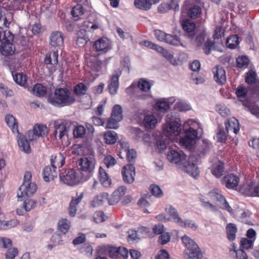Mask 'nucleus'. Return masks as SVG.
<instances>
[{
  "instance_id": "obj_1",
  "label": "nucleus",
  "mask_w": 259,
  "mask_h": 259,
  "mask_svg": "<svg viewBox=\"0 0 259 259\" xmlns=\"http://www.w3.org/2000/svg\"><path fill=\"white\" fill-rule=\"evenodd\" d=\"M48 101L53 106L62 107L71 105L75 102V98L67 88H58L54 95L48 97Z\"/></svg>"
},
{
  "instance_id": "obj_2",
  "label": "nucleus",
  "mask_w": 259,
  "mask_h": 259,
  "mask_svg": "<svg viewBox=\"0 0 259 259\" xmlns=\"http://www.w3.org/2000/svg\"><path fill=\"white\" fill-rule=\"evenodd\" d=\"M96 160L93 157H83L77 161V166L82 173V179L85 180L91 177L95 172Z\"/></svg>"
},
{
  "instance_id": "obj_3",
  "label": "nucleus",
  "mask_w": 259,
  "mask_h": 259,
  "mask_svg": "<svg viewBox=\"0 0 259 259\" xmlns=\"http://www.w3.org/2000/svg\"><path fill=\"white\" fill-rule=\"evenodd\" d=\"M182 241L185 244L187 250L186 253L187 259H202V253L198 245L189 236L185 235L182 237Z\"/></svg>"
},
{
  "instance_id": "obj_4",
  "label": "nucleus",
  "mask_w": 259,
  "mask_h": 259,
  "mask_svg": "<svg viewBox=\"0 0 259 259\" xmlns=\"http://www.w3.org/2000/svg\"><path fill=\"white\" fill-rule=\"evenodd\" d=\"M182 241L185 244L187 250L186 253L187 259H202V253L198 245L189 236L185 235L182 237Z\"/></svg>"
},
{
  "instance_id": "obj_5",
  "label": "nucleus",
  "mask_w": 259,
  "mask_h": 259,
  "mask_svg": "<svg viewBox=\"0 0 259 259\" xmlns=\"http://www.w3.org/2000/svg\"><path fill=\"white\" fill-rule=\"evenodd\" d=\"M200 163V159L194 154H190L182 163L183 169L189 175L196 178L199 175L198 164Z\"/></svg>"
},
{
  "instance_id": "obj_6",
  "label": "nucleus",
  "mask_w": 259,
  "mask_h": 259,
  "mask_svg": "<svg viewBox=\"0 0 259 259\" xmlns=\"http://www.w3.org/2000/svg\"><path fill=\"white\" fill-rule=\"evenodd\" d=\"M59 177L61 181L69 186L76 185L82 179V178L77 175L73 169H70L66 171L65 175L63 173L60 174Z\"/></svg>"
},
{
  "instance_id": "obj_7",
  "label": "nucleus",
  "mask_w": 259,
  "mask_h": 259,
  "mask_svg": "<svg viewBox=\"0 0 259 259\" xmlns=\"http://www.w3.org/2000/svg\"><path fill=\"white\" fill-rule=\"evenodd\" d=\"M13 35L10 33L2 40L0 51L3 55L7 56L11 55L14 53L15 48L14 45L12 44L13 40Z\"/></svg>"
},
{
  "instance_id": "obj_8",
  "label": "nucleus",
  "mask_w": 259,
  "mask_h": 259,
  "mask_svg": "<svg viewBox=\"0 0 259 259\" xmlns=\"http://www.w3.org/2000/svg\"><path fill=\"white\" fill-rule=\"evenodd\" d=\"M222 182L227 188L235 189L240 192V189H245L246 187L245 186L243 187H238L239 183V178L237 176L232 174L225 176L223 178Z\"/></svg>"
},
{
  "instance_id": "obj_9",
  "label": "nucleus",
  "mask_w": 259,
  "mask_h": 259,
  "mask_svg": "<svg viewBox=\"0 0 259 259\" xmlns=\"http://www.w3.org/2000/svg\"><path fill=\"white\" fill-rule=\"evenodd\" d=\"M36 190V186L34 183L22 184L17 192V196L21 198L29 197L33 195Z\"/></svg>"
},
{
  "instance_id": "obj_10",
  "label": "nucleus",
  "mask_w": 259,
  "mask_h": 259,
  "mask_svg": "<svg viewBox=\"0 0 259 259\" xmlns=\"http://www.w3.org/2000/svg\"><path fill=\"white\" fill-rule=\"evenodd\" d=\"M210 198L213 201H215L220 205L222 208L226 209L229 211H231V208L224 197L220 193L218 190H213L208 193Z\"/></svg>"
},
{
  "instance_id": "obj_11",
  "label": "nucleus",
  "mask_w": 259,
  "mask_h": 259,
  "mask_svg": "<svg viewBox=\"0 0 259 259\" xmlns=\"http://www.w3.org/2000/svg\"><path fill=\"white\" fill-rule=\"evenodd\" d=\"M122 175L124 183L132 184L135 181V168L132 164H127L122 169Z\"/></svg>"
},
{
  "instance_id": "obj_12",
  "label": "nucleus",
  "mask_w": 259,
  "mask_h": 259,
  "mask_svg": "<svg viewBox=\"0 0 259 259\" xmlns=\"http://www.w3.org/2000/svg\"><path fill=\"white\" fill-rule=\"evenodd\" d=\"M179 122V121L175 120L165 124L163 128L164 132H166L168 135L178 136L182 130V125Z\"/></svg>"
},
{
  "instance_id": "obj_13",
  "label": "nucleus",
  "mask_w": 259,
  "mask_h": 259,
  "mask_svg": "<svg viewBox=\"0 0 259 259\" xmlns=\"http://www.w3.org/2000/svg\"><path fill=\"white\" fill-rule=\"evenodd\" d=\"M187 156L184 154L175 150H171L167 155L168 160L173 163L182 164Z\"/></svg>"
},
{
  "instance_id": "obj_14",
  "label": "nucleus",
  "mask_w": 259,
  "mask_h": 259,
  "mask_svg": "<svg viewBox=\"0 0 259 259\" xmlns=\"http://www.w3.org/2000/svg\"><path fill=\"white\" fill-rule=\"evenodd\" d=\"M121 70L118 69L115 70L111 76L110 83L108 86L109 92L111 94L114 95L117 92L119 87V77L121 75Z\"/></svg>"
},
{
  "instance_id": "obj_15",
  "label": "nucleus",
  "mask_w": 259,
  "mask_h": 259,
  "mask_svg": "<svg viewBox=\"0 0 259 259\" xmlns=\"http://www.w3.org/2000/svg\"><path fill=\"white\" fill-rule=\"evenodd\" d=\"M126 191V188L121 186L115 190L110 197H108V201L109 205H114L117 203L121 198L124 195Z\"/></svg>"
},
{
  "instance_id": "obj_16",
  "label": "nucleus",
  "mask_w": 259,
  "mask_h": 259,
  "mask_svg": "<svg viewBox=\"0 0 259 259\" xmlns=\"http://www.w3.org/2000/svg\"><path fill=\"white\" fill-rule=\"evenodd\" d=\"M181 25L183 30L187 33V36L190 39H193L195 34L194 30L196 28L195 23L190 19H185L182 21Z\"/></svg>"
},
{
  "instance_id": "obj_17",
  "label": "nucleus",
  "mask_w": 259,
  "mask_h": 259,
  "mask_svg": "<svg viewBox=\"0 0 259 259\" xmlns=\"http://www.w3.org/2000/svg\"><path fill=\"white\" fill-rule=\"evenodd\" d=\"M56 166L54 164V162H52L51 166H47L44 170L42 173L43 179L46 182H50L54 180L57 176V172L56 171Z\"/></svg>"
},
{
  "instance_id": "obj_18",
  "label": "nucleus",
  "mask_w": 259,
  "mask_h": 259,
  "mask_svg": "<svg viewBox=\"0 0 259 259\" xmlns=\"http://www.w3.org/2000/svg\"><path fill=\"white\" fill-rule=\"evenodd\" d=\"M239 191L244 195L259 197V184L255 185L254 183L251 182L247 185L245 189H240Z\"/></svg>"
},
{
  "instance_id": "obj_19",
  "label": "nucleus",
  "mask_w": 259,
  "mask_h": 259,
  "mask_svg": "<svg viewBox=\"0 0 259 259\" xmlns=\"http://www.w3.org/2000/svg\"><path fill=\"white\" fill-rule=\"evenodd\" d=\"M225 126L228 133L232 132L237 134L240 130L239 121L234 117L228 119L225 121Z\"/></svg>"
},
{
  "instance_id": "obj_20",
  "label": "nucleus",
  "mask_w": 259,
  "mask_h": 259,
  "mask_svg": "<svg viewBox=\"0 0 259 259\" xmlns=\"http://www.w3.org/2000/svg\"><path fill=\"white\" fill-rule=\"evenodd\" d=\"M214 79L220 84H223L226 81V72L223 68L216 66L213 69Z\"/></svg>"
},
{
  "instance_id": "obj_21",
  "label": "nucleus",
  "mask_w": 259,
  "mask_h": 259,
  "mask_svg": "<svg viewBox=\"0 0 259 259\" xmlns=\"http://www.w3.org/2000/svg\"><path fill=\"white\" fill-rule=\"evenodd\" d=\"M64 41V37L62 33L60 31L53 32L50 35V45L53 47L61 46Z\"/></svg>"
},
{
  "instance_id": "obj_22",
  "label": "nucleus",
  "mask_w": 259,
  "mask_h": 259,
  "mask_svg": "<svg viewBox=\"0 0 259 259\" xmlns=\"http://www.w3.org/2000/svg\"><path fill=\"white\" fill-rule=\"evenodd\" d=\"M18 143L20 149L25 153H29L31 152L29 142L22 134H18Z\"/></svg>"
},
{
  "instance_id": "obj_23",
  "label": "nucleus",
  "mask_w": 259,
  "mask_h": 259,
  "mask_svg": "<svg viewBox=\"0 0 259 259\" xmlns=\"http://www.w3.org/2000/svg\"><path fill=\"white\" fill-rule=\"evenodd\" d=\"M157 123V119L152 114H147L144 116L143 124L146 128H154Z\"/></svg>"
},
{
  "instance_id": "obj_24",
  "label": "nucleus",
  "mask_w": 259,
  "mask_h": 259,
  "mask_svg": "<svg viewBox=\"0 0 259 259\" xmlns=\"http://www.w3.org/2000/svg\"><path fill=\"white\" fill-rule=\"evenodd\" d=\"M108 199V194L102 193L95 197L91 202V205L94 207H96L102 205Z\"/></svg>"
},
{
  "instance_id": "obj_25",
  "label": "nucleus",
  "mask_w": 259,
  "mask_h": 259,
  "mask_svg": "<svg viewBox=\"0 0 259 259\" xmlns=\"http://www.w3.org/2000/svg\"><path fill=\"white\" fill-rule=\"evenodd\" d=\"M99 179L101 183L105 187H108L111 184V180L108 176L105 170L102 167H100L99 170Z\"/></svg>"
},
{
  "instance_id": "obj_26",
  "label": "nucleus",
  "mask_w": 259,
  "mask_h": 259,
  "mask_svg": "<svg viewBox=\"0 0 259 259\" xmlns=\"http://www.w3.org/2000/svg\"><path fill=\"white\" fill-rule=\"evenodd\" d=\"M165 210L176 223L179 225L180 224H182V219L179 215L178 211L175 208L170 205L166 207Z\"/></svg>"
},
{
  "instance_id": "obj_27",
  "label": "nucleus",
  "mask_w": 259,
  "mask_h": 259,
  "mask_svg": "<svg viewBox=\"0 0 259 259\" xmlns=\"http://www.w3.org/2000/svg\"><path fill=\"white\" fill-rule=\"evenodd\" d=\"M66 127L63 124H60L57 122L54 123V130L53 135L57 139V135L58 134L59 139H61L62 137L66 134Z\"/></svg>"
},
{
  "instance_id": "obj_28",
  "label": "nucleus",
  "mask_w": 259,
  "mask_h": 259,
  "mask_svg": "<svg viewBox=\"0 0 259 259\" xmlns=\"http://www.w3.org/2000/svg\"><path fill=\"white\" fill-rule=\"evenodd\" d=\"M211 145L210 142L208 140H202L198 149L199 157L206 154L209 152Z\"/></svg>"
},
{
  "instance_id": "obj_29",
  "label": "nucleus",
  "mask_w": 259,
  "mask_h": 259,
  "mask_svg": "<svg viewBox=\"0 0 259 259\" xmlns=\"http://www.w3.org/2000/svg\"><path fill=\"white\" fill-rule=\"evenodd\" d=\"M237 231V228L234 224L230 223L226 226V232L227 238L230 240H234L236 238V234Z\"/></svg>"
},
{
  "instance_id": "obj_30",
  "label": "nucleus",
  "mask_w": 259,
  "mask_h": 259,
  "mask_svg": "<svg viewBox=\"0 0 259 259\" xmlns=\"http://www.w3.org/2000/svg\"><path fill=\"white\" fill-rule=\"evenodd\" d=\"M104 139L107 144H113L117 141V134L113 131H108L104 133Z\"/></svg>"
},
{
  "instance_id": "obj_31",
  "label": "nucleus",
  "mask_w": 259,
  "mask_h": 259,
  "mask_svg": "<svg viewBox=\"0 0 259 259\" xmlns=\"http://www.w3.org/2000/svg\"><path fill=\"white\" fill-rule=\"evenodd\" d=\"M134 5L137 9L148 11L151 9L152 4L148 0H135Z\"/></svg>"
},
{
  "instance_id": "obj_32",
  "label": "nucleus",
  "mask_w": 259,
  "mask_h": 259,
  "mask_svg": "<svg viewBox=\"0 0 259 259\" xmlns=\"http://www.w3.org/2000/svg\"><path fill=\"white\" fill-rule=\"evenodd\" d=\"M33 128L37 137H44L48 134V127L45 125L36 124L34 126Z\"/></svg>"
},
{
  "instance_id": "obj_33",
  "label": "nucleus",
  "mask_w": 259,
  "mask_h": 259,
  "mask_svg": "<svg viewBox=\"0 0 259 259\" xmlns=\"http://www.w3.org/2000/svg\"><path fill=\"white\" fill-rule=\"evenodd\" d=\"M84 13V9L83 7L79 4H77L73 7L71 11V14L74 18H76L75 20L80 19V17Z\"/></svg>"
},
{
  "instance_id": "obj_34",
  "label": "nucleus",
  "mask_w": 259,
  "mask_h": 259,
  "mask_svg": "<svg viewBox=\"0 0 259 259\" xmlns=\"http://www.w3.org/2000/svg\"><path fill=\"white\" fill-rule=\"evenodd\" d=\"M5 120L8 125L11 128L14 133L18 132L17 124L15 122V118L12 115H6Z\"/></svg>"
},
{
  "instance_id": "obj_35",
  "label": "nucleus",
  "mask_w": 259,
  "mask_h": 259,
  "mask_svg": "<svg viewBox=\"0 0 259 259\" xmlns=\"http://www.w3.org/2000/svg\"><path fill=\"white\" fill-rule=\"evenodd\" d=\"M243 105L251 113V114L257 117H259V106L249 102H246L244 103Z\"/></svg>"
},
{
  "instance_id": "obj_36",
  "label": "nucleus",
  "mask_w": 259,
  "mask_h": 259,
  "mask_svg": "<svg viewBox=\"0 0 259 259\" xmlns=\"http://www.w3.org/2000/svg\"><path fill=\"white\" fill-rule=\"evenodd\" d=\"M94 46L97 51H102L105 50L107 48L108 43L106 38H102L95 42Z\"/></svg>"
},
{
  "instance_id": "obj_37",
  "label": "nucleus",
  "mask_w": 259,
  "mask_h": 259,
  "mask_svg": "<svg viewBox=\"0 0 259 259\" xmlns=\"http://www.w3.org/2000/svg\"><path fill=\"white\" fill-rule=\"evenodd\" d=\"M58 54L54 52L52 55H47L45 59V63L47 65H56L58 63Z\"/></svg>"
},
{
  "instance_id": "obj_38",
  "label": "nucleus",
  "mask_w": 259,
  "mask_h": 259,
  "mask_svg": "<svg viewBox=\"0 0 259 259\" xmlns=\"http://www.w3.org/2000/svg\"><path fill=\"white\" fill-rule=\"evenodd\" d=\"M46 93V88L40 84H36L33 87V93L37 97H43Z\"/></svg>"
},
{
  "instance_id": "obj_39",
  "label": "nucleus",
  "mask_w": 259,
  "mask_h": 259,
  "mask_svg": "<svg viewBox=\"0 0 259 259\" xmlns=\"http://www.w3.org/2000/svg\"><path fill=\"white\" fill-rule=\"evenodd\" d=\"M70 222L66 219H62L58 222V228L63 234L67 233L70 229Z\"/></svg>"
},
{
  "instance_id": "obj_40",
  "label": "nucleus",
  "mask_w": 259,
  "mask_h": 259,
  "mask_svg": "<svg viewBox=\"0 0 259 259\" xmlns=\"http://www.w3.org/2000/svg\"><path fill=\"white\" fill-rule=\"evenodd\" d=\"M169 108V105L166 102V99L159 100L156 104V109L159 112H162L166 111Z\"/></svg>"
},
{
  "instance_id": "obj_41",
  "label": "nucleus",
  "mask_w": 259,
  "mask_h": 259,
  "mask_svg": "<svg viewBox=\"0 0 259 259\" xmlns=\"http://www.w3.org/2000/svg\"><path fill=\"white\" fill-rule=\"evenodd\" d=\"M16 83L21 86L24 87L26 83V76L23 73H18L13 76Z\"/></svg>"
},
{
  "instance_id": "obj_42",
  "label": "nucleus",
  "mask_w": 259,
  "mask_h": 259,
  "mask_svg": "<svg viewBox=\"0 0 259 259\" xmlns=\"http://www.w3.org/2000/svg\"><path fill=\"white\" fill-rule=\"evenodd\" d=\"M239 37L237 35H233L228 37L226 40L227 47L230 49H234L238 45Z\"/></svg>"
},
{
  "instance_id": "obj_43",
  "label": "nucleus",
  "mask_w": 259,
  "mask_h": 259,
  "mask_svg": "<svg viewBox=\"0 0 259 259\" xmlns=\"http://www.w3.org/2000/svg\"><path fill=\"white\" fill-rule=\"evenodd\" d=\"M201 8L198 6H194L189 8L187 14L191 18H196L201 14Z\"/></svg>"
},
{
  "instance_id": "obj_44",
  "label": "nucleus",
  "mask_w": 259,
  "mask_h": 259,
  "mask_svg": "<svg viewBox=\"0 0 259 259\" xmlns=\"http://www.w3.org/2000/svg\"><path fill=\"white\" fill-rule=\"evenodd\" d=\"M224 172V164L222 162L219 161L214 166L212 170V173L217 178L221 177Z\"/></svg>"
},
{
  "instance_id": "obj_45",
  "label": "nucleus",
  "mask_w": 259,
  "mask_h": 259,
  "mask_svg": "<svg viewBox=\"0 0 259 259\" xmlns=\"http://www.w3.org/2000/svg\"><path fill=\"white\" fill-rule=\"evenodd\" d=\"M166 138H164L163 137L158 138L156 140V146L157 150H158V152L161 153L164 149L166 148Z\"/></svg>"
},
{
  "instance_id": "obj_46",
  "label": "nucleus",
  "mask_w": 259,
  "mask_h": 259,
  "mask_svg": "<svg viewBox=\"0 0 259 259\" xmlns=\"http://www.w3.org/2000/svg\"><path fill=\"white\" fill-rule=\"evenodd\" d=\"M111 117L117 118V120H122V108L119 105H115L113 108Z\"/></svg>"
},
{
  "instance_id": "obj_47",
  "label": "nucleus",
  "mask_w": 259,
  "mask_h": 259,
  "mask_svg": "<svg viewBox=\"0 0 259 259\" xmlns=\"http://www.w3.org/2000/svg\"><path fill=\"white\" fill-rule=\"evenodd\" d=\"M167 44L173 46H179L181 44L180 40L176 35H172L169 34H167L166 39L164 41Z\"/></svg>"
},
{
  "instance_id": "obj_48",
  "label": "nucleus",
  "mask_w": 259,
  "mask_h": 259,
  "mask_svg": "<svg viewBox=\"0 0 259 259\" xmlns=\"http://www.w3.org/2000/svg\"><path fill=\"white\" fill-rule=\"evenodd\" d=\"M180 143L183 147L189 150H191L194 145L195 141L185 136L184 138L180 140Z\"/></svg>"
},
{
  "instance_id": "obj_49",
  "label": "nucleus",
  "mask_w": 259,
  "mask_h": 259,
  "mask_svg": "<svg viewBox=\"0 0 259 259\" xmlns=\"http://www.w3.org/2000/svg\"><path fill=\"white\" fill-rule=\"evenodd\" d=\"M249 60L246 56L239 57L236 60V65L238 68H245L248 66Z\"/></svg>"
},
{
  "instance_id": "obj_50",
  "label": "nucleus",
  "mask_w": 259,
  "mask_h": 259,
  "mask_svg": "<svg viewBox=\"0 0 259 259\" xmlns=\"http://www.w3.org/2000/svg\"><path fill=\"white\" fill-rule=\"evenodd\" d=\"M5 10L0 7V27H8L10 22L8 20V16L5 15Z\"/></svg>"
},
{
  "instance_id": "obj_51",
  "label": "nucleus",
  "mask_w": 259,
  "mask_h": 259,
  "mask_svg": "<svg viewBox=\"0 0 259 259\" xmlns=\"http://www.w3.org/2000/svg\"><path fill=\"white\" fill-rule=\"evenodd\" d=\"M121 120H117V118L110 117L108 119L106 126V128L116 129L118 127V122Z\"/></svg>"
},
{
  "instance_id": "obj_52",
  "label": "nucleus",
  "mask_w": 259,
  "mask_h": 259,
  "mask_svg": "<svg viewBox=\"0 0 259 259\" xmlns=\"http://www.w3.org/2000/svg\"><path fill=\"white\" fill-rule=\"evenodd\" d=\"M87 87L83 83H79L74 88V93L77 95H82L86 94Z\"/></svg>"
},
{
  "instance_id": "obj_53",
  "label": "nucleus",
  "mask_w": 259,
  "mask_h": 259,
  "mask_svg": "<svg viewBox=\"0 0 259 259\" xmlns=\"http://www.w3.org/2000/svg\"><path fill=\"white\" fill-rule=\"evenodd\" d=\"M138 88L143 92H147L150 89L151 85L148 81L140 79L138 83Z\"/></svg>"
},
{
  "instance_id": "obj_54",
  "label": "nucleus",
  "mask_w": 259,
  "mask_h": 259,
  "mask_svg": "<svg viewBox=\"0 0 259 259\" xmlns=\"http://www.w3.org/2000/svg\"><path fill=\"white\" fill-rule=\"evenodd\" d=\"M35 204L36 202L32 199L25 200L22 205V208L25 211H29L35 206Z\"/></svg>"
},
{
  "instance_id": "obj_55",
  "label": "nucleus",
  "mask_w": 259,
  "mask_h": 259,
  "mask_svg": "<svg viewBox=\"0 0 259 259\" xmlns=\"http://www.w3.org/2000/svg\"><path fill=\"white\" fill-rule=\"evenodd\" d=\"M83 195V192L77 193L75 197H72L70 204L77 208V206L81 202Z\"/></svg>"
},
{
  "instance_id": "obj_56",
  "label": "nucleus",
  "mask_w": 259,
  "mask_h": 259,
  "mask_svg": "<svg viewBox=\"0 0 259 259\" xmlns=\"http://www.w3.org/2000/svg\"><path fill=\"white\" fill-rule=\"evenodd\" d=\"M85 128L82 125L76 126L73 131V134L76 138H82L85 134Z\"/></svg>"
},
{
  "instance_id": "obj_57",
  "label": "nucleus",
  "mask_w": 259,
  "mask_h": 259,
  "mask_svg": "<svg viewBox=\"0 0 259 259\" xmlns=\"http://www.w3.org/2000/svg\"><path fill=\"white\" fill-rule=\"evenodd\" d=\"M216 111L222 116H226L229 114L230 110L225 105H217Z\"/></svg>"
},
{
  "instance_id": "obj_58",
  "label": "nucleus",
  "mask_w": 259,
  "mask_h": 259,
  "mask_svg": "<svg viewBox=\"0 0 259 259\" xmlns=\"http://www.w3.org/2000/svg\"><path fill=\"white\" fill-rule=\"evenodd\" d=\"M54 162V164L57 166H62L65 162V158L61 153H59L55 156L54 159L52 160L51 163Z\"/></svg>"
},
{
  "instance_id": "obj_59",
  "label": "nucleus",
  "mask_w": 259,
  "mask_h": 259,
  "mask_svg": "<svg viewBox=\"0 0 259 259\" xmlns=\"http://www.w3.org/2000/svg\"><path fill=\"white\" fill-rule=\"evenodd\" d=\"M215 49V43L212 40H207L204 44L203 51L205 54L208 55L211 50H214Z\"/></svg>"
},
{
  "instance_id": "obj_60",
  "label": "nucleus",
  "mask_w": 259,
  "mask_h": 259,
  "mask_svg": "<svg viewBox=\"0 0 259 259\" xmlns=\"http://www.w3.org/2000/svg\"><path fill=\"white\" fill-rule=\"evenodd\" d=\"M125 152L126 153V158L129 162H132L135 161L137 153L134 149H128L126 150L124 149Z\"/></svg>"
},
{
  "instance_id": "obj_61",
  "label": "nucleus",
  "mask_w": 259,
  "mask_h": 259,
  "mask_svg": "<svg viewBox=\"0 0 259 259\" xmlns=\"http://www.w3.org/2000/svg\"><path fill=\"white\" fill-rule=\"evenodd\" d=\"M150 190L152 194L157 197H161L163 195V193L160 187L155 185H152L150 187Z\"/></svg>"
},
{
  "instance_id": "obj_62",
  "label": "nucleus",
  "mask_w": 259,
  "mask_h": 259,
  "mask_svg": "<svg viewBox=\"0 0 259 259\" xmlns=\"http://www.w3.org/2000/svg\"><path fill=\"white\" fill-rule=\"evenodd\" d=\"M18 250L17 248H10L7 250L5 255L7 259H13L18 254Z\"/></svg>"
},
{
  "instance_id": "obj_63",
  "label": "nucleus",
  "mask_w": 259,
  "mask_h": 259,
  "mask_svg": "<svg viewBox=\"0 0 259 259\" xmlns=\"http://www.w3.org/2000/svg\"><path fill=\"white\" fill-rule=\"evenodd\" d=\"M104 162L108 168L114 166L116 163V159L111 155H107L104 159Z\"/></svg>"
},
{
  "instance_id": "obj_64",
  "label": "nucleus",
  "mask_w": 259,
  "mask_h": 259,
  "mask_svg": "<svg viewBox=\"0 0 259 259\" xmlns=\"http://www.w3.org/2000/svg\"><path fill=\"white\" fill-rule=\"evenodd\" d=\"M240 242L241 246L245 249L251 248L253 245V241L247 238H242Z\"/></svg>"
}]
</instances>
